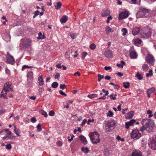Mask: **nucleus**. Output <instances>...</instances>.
I'll return each instance as SVG.
<instances>
[{"mask_svg": "<svg viewBox=\"0 0 156 156\" xmlns=\"http://www.w3.org/2000/svg\"><path fill=\"white\" fill-rule=\"evenodd\" d=\"M13 91L11 83L10 82H7L4 85L3 88L1 93V96L4 98L7 99V92L9 91L12 92Z\"/></svg>", "mask_w": 156, "mask_h": 156, "instance_id": "obj_1", "label": "nucleus"}, {"mask_svg": "<svg viewBox=\"0 0 156 156\" xmlns=\"http://www.w3.org/2000/svg\"><path fill=\"white\" fill-rule=\"evenodd\" d=\"M141 38H149L151 34V29L149 27L143 28L140 33Z\"/></svg>", "mask_w": 156, "mask_h": 156, "instance_id": "obj_2", "label": "nucleus"}, {"mask_svg": "<svg viewBox=\"0 0 156 156\" xmlns=\"http://www.w3.org/2000/svg\"><path fill=\"white\" fill-rule=\"evenodd\" d=\"M149 12V10L145 8H141L136 14V17L137 18L141 17H145L147 16V14H148Z\"/></svg>", "mask_w": 156, "mask_h": 156, "instance_id": "obj_3", "label": "nucleus"}, {"mask_svg": "<svg viewBox=\"0 0 156 156\" xmlns=\"http://www.w3.org/2000/svg\"><path fill=\"white\" fill-rule=\"evenodd\" d=\"M89 136L93 144H97L100 142L99 135L98 132H94L90 133Z\"/></svg>", "mask_w": 156, "mask_h": 156, "instance_id": "obj_4", "label": "nucleus"}, {"mask_svg": "<svg viewBox=\"0 0 156 156\" xmlns=\"http://www.w3.org/2000/svg\"><path fill=\"white\" fill-rule=\"evenodd\" d=\"M131 136L132 138L137 139L141 136V134L137 130H134L131 133Z\"/></svg>", "mask_w": 156, "mask_h": 156, "instance_id": "obj_5", "label": "nucleus"}, {"mask_svg": "<svg viewBox=\"0 0 156 156\" xmlns=\"http://www.w3.org/2000/svg\"><path fill=\"white\" fill-rule=\"evenodd\" d=\"M154 120L151 119H150L148 124H147L146 127V129L148 132H151L154 126Z\"/></svg>", "mask_w": 156, "mask_h": 156, "instance_id": "obj_6", "label": "nucleus"}, {"mask_svg": "<svg viewBox=\"0 0 156 156\" xmlns=\"http://www.w3.org/2000/svg\"><path fill=\"white\" fill-rule=\"evenodd\" d=\"M20 45L23 47L27 48L31 45V42L29 40H23L21 42Z\"/></svg>", "mask_w": 156, "mask_h": 156, "instance_id": "obj_7", "label": "nucleus"}, {"mask_svg": "<svg viewBox=\"0 0 156 156\" xmlns=\"http://www.w3.org/2000/svg\"><path fill=\"white\" fill-rule=\"evenodd\" d=\"M149 147L154 150H156V140H154L150 141L148 143Z\"/></svg>", "mask_w": 156, "mask_h": 156, "instance_id": "obj_8", "label": "nucleus"}, {"mask_svg": "<svg viewBox=\"0 0 156 156\" xmlns=\"http://www.w3.org/2000/svg\"><path fill=\"white\" fill-rule=\"evenodd\" d=\"M129 12L127 11H125L120 13L119 16V20H121L124 18H127L129 16Z\"/></svg>", "mask_w": 156, "mask_h": 156, "instance_id": "obj_9", "label": "nucleus"}, {"mask_svg": "<svg viewBox=\"0 0 156 156\" xmlns=\"http://www.w3.org/2000/svg\"><path fill=\"white\" fill-rule=\"evenodd\" d=\"M7 62L8 63H11L14 62L15 60L13 57L10 55L8 52H7L6 57Z\"/></svg>", "mask_w": 156, "mask_h": 156, "instance_id": "obj_10", "label": "nucleus"}, {"mask_svg": "<svg viewBox=\"0 0 156 156\" xmlns=\"http://www.w3.org/2000/svg\"><path fill=\"white\" fill-rule=\"evenodd\" d=\"M107 126L109 128L113 129L116 126V122L114 120L109 121L107 124Z\"/></svg>", "mask_w": 156, "mask_h": 156, "instance_id": "obj_11", "label": "nucleus"}, {"mask_svg": "<svg viewBox=\"0 0 156 156\" xmlns=\"http://www.w3.org/2000/svg\"><path fill=\"white\" fill-rule=\"evenodd\" d=\"M146 60L151 65H153L154 60V57L152 55H149L147 57Z\"/></svg>", "mask_w": 156, "mask_h": 156, "instance_id": "obj_12", "label": "nucleus"}, {"mask_svg": "<svg viewBox=\"0 0 156 156\" xmlns=\"http://www.w3.org/2000/svg\"><path fill=\"white\" fill-rule=\"evenodd\" d=\"M140 27H133L132 31V34L134 36L136 35L140 32Z\"/></svg>", "mask_w": 156, "mask_h": 156, "instance_id": "obj_13", "label": "nucleus"}, {"mask_svg": "<svg viewBox=\"0 0 156 156\" xmlns=\"http://www.w3.org/2000/svg\"><path fill=\"white\" fill-rule=\"evenodd\" d=\"M135 122V120L132 119L129 122H126L125 127L127 129H128L130 126H132Z\"/></svg>", "mask_w": 156, "mask_h": 156, "instance_id": "obj_14", "label": "nucleus"}, {"mask_svg": "<svg viewBox=\"0 0 156 156\" xmlns=\"http://www.w3.org/2000/svg\"><path fill=\"white\" fill-rule=\"evenodd\" d=\"M110 14V11L107 9H103L101 13V15L103 17L108 16Z\"/></svg>", "mask_w": 156, "mask_h": 156, "instance_id": "obj_15", "label": "nucleus"}, {"mask_svg": "<svg viewBox=\"0 0 156 156\" xmlns=\"http://www.w3.org/2000/svg\"><path fill=\"white\" fill-rule=\"evenodd\" d=\"M104 54L106 57L109 58L112 57L113 56L112 51L109 49L105 51Z\"/></svg>", "mask_w": 156, "mask_h": 156, "instance_id": "obj_16", "label": "nucleus"}, {"mask_svg": "<svg viewBox=\"0 0 156 156\" xmlns=\"http://www.w3.org/2000/svg\"><path fill=\"white\" fill-rule=\"evenodd\" d=\"M141 152L139 150H134L132 153V156H141Z\"/></svg>", "mask_w": 156, "mask_h": 156, "instance_id": "obj_17", "label": "nucleus"}, {"mask_svg": "<svg viewBox=\"0 0 156 156\" xmlns=\"http://www.w3.org/2000/svg\"><path fill=\"white\" fill-rule=\"evenodd\" d=\"M129 56L131 58L133 59L136 58L137 57L136 52L134 51H130Z\"/></svg>", "mask_w": 156, "mask_h": 156, "instance_id": "obj_18", "label": "nucleus"}, {"mask_svg": "<svg viewBox=\"0 0 156 156\" xmlns=\"http://www.w3.org/2000/svg\"><path fill=\"white\" fill-rule=\"evenodd\" d=\"M133 112L132 111L127 113L126 115V118L127 119H131L133 116Z\"/></svg>", "mask_w": 156, "mask_h": 156, "instance_id": "obj_19", "label": "nucleus"}, {"mask_svg": "<svg viewBox=\"0 0 156 156\" xmlns=\"http://www.w3.org/2000/svg\"><path fill=\"white\" fill-rule=\"evenodd\" d=\"M80 139L82 143L85 145L87 143V141L85 137L82 135H81L79 136Z\"/></svg>", "mask_w": 156, "mask_h": 156, "instance_id": "obj_20", "label": "nucleus"}, {"mask_svg": "<svg viewBox=\"0 0 156 156\" xmlns=\"http://www.w3.org/2000/svg\"><path fill=\"white\" fill-rule=\"evenodd\" d=\"M37 82L39 85L40 86H42L44 84V82L42 76H39Z\"/></svg>", "mask_w": 156, "mask_h": 156, "instance_id": "obj_21", "label": "nucleus"}, {"mask_svg": "<svg viewBox=\"0 0 156 156\" xmlns=\"http://www.w3.org/2000/svg\"><path fill=\"white\" fill-rule=\"evenodd\" d=\"M150 120V119H144L141 122V123L143 125L146 126V128L147 124H148Z\"/></svg>", "mask_w": 156, "mask_h": 156, "instance_id": "obj_22", "label": "nucleus"}, {"mask_svg": "<svg viewBox=\"0 0 156 156\" xmlns=\"http://www.w3.org/2000/svg\"><path fill=\"white\" fill-rule=\"evenodd\" d=\"M68 17L67 16L65 15L62 17L60 19V20L62 23H65L67 20Z\"/></svg>", "mask_w": 156, "mask_h": 156, "instance_id": "obj_23", "label": "nucleus"}, {"mask_svg": "<svg viewBox=\"0 0 156 156\" xmlns=\"http://www.w3.org/2000/svg\"><path fill=\"white\" fill-rule=\"evenodd\" d=\"M155 90V88L154 87H152L150 89H148L147 90V93H148L150 94L154 92Z\"/></svg>", "mask_w": 156, "mask_h": 156, "instance_id": "obj_24", "label": "nucleus"}, {"mask_svg": "<svg viewBox=\"0 0 156 156\" xmlns=\"http://www.w3.org/2000/svg\"><path fill=\"white\" fill-rule=\"evenodd\" d=\"M110 153V151L108 149H106L104 150V154L106 156H108Z\"/></svg>", "mask_w": 156, "mask_h": 156, "instance_id": "obj_25", "label": "nucleus"}, {"mask_svg": "<svg viewBox=\"0 0 156 156\" xmlns=\"http://www.w3.org/2000/svg\"><path fill=\"white\" fill-rule=\"evenodd\" d=\"M45 38V36L44 35H42V33H39L38 34V37H37V39H44Z\"/></svg>", "mask_w": 156, "mask_h": 156, "instance_id": "obj_26", "label": "nucleus"}, {"mask_svg": "<svg viewBox=\"0 0 156 156\" xmlns=\"http://www.w3.org/2000/svg\"><path fill=\"white\" fill-rule=\"evenodd\" d=\"M26 85L27 87H31L32 86V83L31 80H29L28 79L27 80V83Z\"/></svg>", "mask_w": 156, "mask_h": 156, "instance_id": "obj_27", "label": "nucleus"}, {"mask_svg": "<svg viewBox=\"0 0 156 156\" xmlns=\"http://www.w3.org/2000/svg\"><path fill=\"white\" fill-rule=\"evenodd\" d=\"M81 151L85 153H87L89 152V151L88 147H83L81 148Z\"/></svg>", "mask_w": 156, "mask_h": 156, "instance_id": "obj_28", "label": "nucleus"}, {"mask_svg": "<svg viewBox=\"0 0 156 156\" xmlns=\"http://www.w3.org/2000/svg\"><path fill=\"white\" fill-rule=\"evenodd\" d=\"M130 86V83L129 82H124L123 83V86L125 88H128Z\"/></svg>", "mask_w": 156, "mask_h": 156, "instance_id": "obj_29", "label": "nucleus"}, {"mask_svg": "<svg viewBox=\"0 0 156 156\" xmlns=\"http://www.w3.org/2000/svg\"><path fill=\"white\" fill-rule=\"evenodd\" d=\"M141 40H133V42L136 45L137 44H140L141 42Z\"/></svg>", "mask_w": 156, "mask_h": 156, "instance_id": "obj_30", "label": "nucleus"}, {"mask_svg": "<svg viewBox=\"0 0 156 156\" xmlns=\"http://www.w3.org/2000/svg\"><path fill=\"white\" fill-rule=\"evenodd\" d=\"M15 129H14V133L16 134L17 136H20V135L19 133V130L18 129H16V126H14Z\"/></svg>", "mask_w": 156, "mask_h": 156, "instance_id": "obj_31", "label": "nucleus"}, {"mask_svg": "<svg viewBox=\"0 0 156 156\" xmlns=\"http://www.w3.org/2000/svg\"><path fill=\"white\" fill-rule=\"evenodd\" d=\"M142 67L143 71H147L149 69L148 66L146 64H144L142 66Z\"/></svg>", "mask_w": 156, "mask_h": 156, "instance_id": "obj_32", "label": "nucleus"}, {"mask_svg": "<svg viewBox=\"0 0 156 156\" xmlns=\"http://www.w3.org/2000/svg\"><path fill=\"white\" fill-rule=\"evenodd\" d=\"M106 31L107 33L109 32H112L113 30L112 28L109 26H107L106 29Z\"/></svg>", "mask_w": 156, "mask_h": 156, "instance_id": "obj_33", "label": "nucleus"}, {"mask_svg": "<svg viewBox=\"0 0 156 156\" xmlns=\"http://www.w3.org/2000/svg\"><path fill=\"white\" fill-rule=\"evenodd\" d=\"M40 112L42 115H44L45 117H47L48 116V115L47 113V112L44 111L43 110H41L40 111Z\"/></svg>", "mask_w": 156, "mask_h": 156, "instance_id": "obj_34", "label": "nucleus"}, {"mask_svg": "<svg viewBox=\"0 0 156 156\" xmlns=\"http://www.w3.org/2000/svg\"><path fill=\"white\" fill-rule=\"evenodd\" d=\"M152 74V69H150L149 70V73L146 74V76L147 77H149L150 76H151Z\"/></svg>", "mask_w": 156, "mask_h": 156, "instance_id": "obj_35", "label": "nucleus"}, {"mask_svg": "<svg viewBox=\"0 0 156 156\" xmlns=\"http://www.w3.org/2000/svg\"><path fill=\"white\" fill-rule=\"evenodd\" d=\"M107 116L112 117L113 116V114L111 110L109 111L107 113Z\"/></svg>", "mask_w": 156, "mask_h": 156, "instance_id": "obj_36", "label": "nucleus"}, {"mask_svg": "<svg viewBox=\"0 0 156 156\" xmlns=\"http://www.w3.org/2000/svg\"><path fill=\"white\" fill-rule=\"evenodd\" d=\"M58 85V83L56 82H54L51 84V86L54 88H57Z\"/></svg>", "mask_w": 156, "mask_h": 156, "instance_id": "obj_37", "label": "nucleus"}, {"mask_svg": "<svg viewBox=\"0 0 156 156\" xmlns=\"http://www.w3.org/2000/svg\"><path fill=\"white\" fill-rule=\"evenodd\" d=\"M97 94H92L88 95L87 97L90 98L92 99L97 97Z\"/></svg>", "mask_w": 156, "mask_h": 156, "instance_id": "obj_38", "label": "nucleus"}, {"mask_svg": "<svg viewBox=\"0 0 156 156\" xmlns=\"http://www.w3.org/2000/svg\"><path fill=\"white\" fill-rule=\"evenodd\" d=\"M136 76L137 78L139 80H141L143 78V77L142 76V75L140 74L139 73H137L136 75Z\"/></svg>", "mask_w": 156, "mask_h": 156, "instance_id": "obj_39", "label": "nucleus"}, {"mask_svg": "<svg viewBox=\"0 0 156 156\" xmlns=\"http://www.w3.org/2000/svg\"><path fill=\"white\" fill-rule=\"evenodd\" d=\"M62 5V4L60 2H58L57 3V5L56 7H55V9L58 10V9H59Z\"/></svg>", "mask_w": 156, "mask_h": 156, "instance_id": "obj_40", "label": "nucleus"}, {"mask_svg": "<svg viewBox=\"0 0 156 156\" xmlns=\"http://www.w3.org/2000/svg\"><path fill=\"white\" fill-rule=\"evenodd\" d=\"M122 31L123 32L122 35L125 36L126 34L127 33V30L126 28H123L122 29Z\"/></svg>", "mask_w": 156, "mask_h": 156, "instance_id": "obj_41", "label": "nucleus"}, {"mask_svg": "<svg viewBox=\"0 0 156 156\" xmlns=\"http://www.w3.org/2000/svg\"><path fill=\"white\" fill-rule=\"evenodd\" d=\"M98 81H100L101 80L103 79L104 78V76L102 75H101L100 74L98 75Z\"/></svg>", "mask_w": 156, "mask_h": 156, "instance_id": "obj_42", "label": "nucleus"}, {"mask_svg": "<svg viewBox=\"0 0 156 156\" xmlns=\"http://www.w3.org/2000/svg\"><path fill=\"white\" fill-rule=\"evenodd\" d=\"M87 53L85 52H83L82 54V59L83 60L84 59L85 56L87 55Z\"/></svg>", "mask_w": 156, "mask_h": 156, "instance_id": "obj_43", "label": "nucleus"}, {"mask_svg": "<svg viewBox=\"0 0 156 156\" xmlns=\"http://www.w3.org/2000/svg\"><path fill=\"white\" fill-rule=\"evenodd\" d=\"M37 131L38 132L42 130V128L41 127V125L40 123L38 124L37 126Z\"/></svg>", "mask_w": 156, "mask_h": 156, "instance_id": "obj_44", "label": "nucleus"}, {"mask_svg": "<svg viewBox=\"0 0 156 156\" xmlns=\"http://www.w3.org/2000/svg\"><path fill=\"white\" fill-rule=\"evenodd\" d=\"M12 147L10 144H8L6 145V148L8 150L11 149Z\"/></svg>", "mask_w": 156, "mask_h": 156, "instance_id": "obj_45", "label": "nucleus"}, {"mask_svg": "<svg viewBox=\"0 0 156 156\" xmlns=\"http://www.w3.org/2000/svg\"><path fill=\"white\" fill-rule=\"evenodd\" d=\"M90 48L92 50H94L96 48V45L94 44H92L90 45Z\"/></svg>", "mask_w": 156, "mask_h": 156, "instance_id": "obj_46", "label": "nucleus"}, {"mask_svg": "<svg viewBox=\"0 0 156 156\" xmlns=\"http://www.w3.org/2000/svg\"><path fill=\"white\" fill-rule=\"evenodd\" d=\"M66 85L65 84H61L60 85V88L62 90H64L66 88Z\"/></svg>", "mask_w": 156, "mask_h": 156, "instance_id": "obj_47", "label": "nucleus"}, {"mask_svg": "<svg viewBox=\"0 0 156 156\" xmlns=\"http://www.w3.org/2000/svg\"><path fill=\"white\" fill-rule=\"evenodd\" d=\"M55 114V112L53 110L50 111L49 112V115L51 116H53Z\"/></svg>", "mask_w": 156, "mask_h": 156, "instance_id": "obj_48", "label": "nucleus"}, {"mask_svg": "<svg viewBox=\"0 0 156 156\" xmlns=\"http://www.w3.org/2000/svg\"><path fill=\"white\" fill-rule=\"evenodd\" d=\"M6 132H7V134L8 135H10L11 134V132L8 129H5L4 130Z\"/></svg>", "mask_w": 156, "mask_h": 156, "instance_id": "obj_49", "label": "nucleus"}, {"mask_svg": "<svg viewBox=\"0 0 156 156\" xmlns=\"http://www.w3.org/2000/svg\"><path fill=\"white\" fill-rule=\"evenodd\" d=\"M70 36H71V38L72 39H74V38H76V35L75 34H70Z\"/></svg>", "mask_w": 156, "mask_h": 156, "instance_id": "obj_50", "label": "nucleus"}, {"mask_svg": "<svg viewBox=\"0 0 156 156\" xmlns=\"http://www.w3.org/2000/svg\"><path fill=\"white\" fill-rule=\"evenodd\" d=\"M74 137V136L73 135H72L71 136V138H70V137L68 136V140L70 142H71L73 140V138Z\"/></svg>", "mask_w": 156, "mask_h": 156, "instance_id": "obj_51", "label": "nucleus"}, {"mask_svg": "<svg viewBox=\"0 0 156 156\" xmlns=\"http://www.w3.org/2000/svg\"><path fill=\"white\" fill-rule=\"evenodd\" d=\"M109 97L111 99V100H115L116 98V97H114V96H113L112 94L110 96H109Z\"/></svg>", "mask_w": 156, "mask_h": 156, "instance_id": "obj_52", "label": "nucleus"}, {"mask_svg": "<svg viewBox=\"0 0 156 156\" xmlns=\"http://www.w3.org/2000/svg\"><path fill=\"white\" fill-rule=\"evenodd\" d=\"M30 68V67L29 66H28L27 65H24L23 66L22 69V70H23L24 69H26V68Z\"/></svg>", "mask_w": 156, "mask_h": 156, "instance_id": "obj_53", "label": "nucleus"}, {"mask_svg": "<svg viewBox=\"0 0 156 156\" xmlns=\"http://www.w3.org/2000/svg\"><path fill=\"white\" fill-rule=\"evenodd\" d=\"M36 119L35 117H32L31 119V122L33 123H35L36 121Z\"/></svg>", "mask_w": 156, "mask_h": 156, "instance_id": "obj_54", "label": "nucleus"}, {"mask_svg": "<svg viewBox=\"0 0 156 156\" xmlns=\"http://www.w3.org/2000/svg\"><path fill=\"white\" fill-rule=\"evenodd\" d=\"M145 129H146V126H143L142 127L140 128V130L141 132L144 131Z\"/></svg>", "mask_w": 156, "mask_h": 156, "instance_id": "obj_55", "label": "nucleus"}, {"mask_svg": "<svg viewBox=\"0 0 156 156\" xmlns=\"http://www.w3.org/2000/svg\"><path fill=\"white\" fill-rule=\"evenodd\" d=\"M59 92L60 94L62 95H64L65 96H67L66 94L63 92L62 90H60Z\"/></svg>", "mask_w": 156, "mask_h": 156, "instance_id": "obj_56", "label": "nucleus"}, {"mask_svg": "<svg viewBox=\"0 0 156 156\" xmlns=\"http://www.w3.org/2000/svg\"><path fill=\"white\" fill-rule=\"evenodd\" d=\"M119 76H123V74L121 72H119L116 73Z\"/></svg>", "mask_w": 156, "mask_h": 156, "instance_id": "obj_57", "label": "nucleus"}, {"mask_svg": "<svg viewBox=\"0 0 156 156\" xmlns=\"http://www.w3.org/2000/svg\"><path fill=\"white\" fill-rule=\"evenodd\" d=\"M57 144L59 146H61L62 145V143L61 141H59L57 142Z\"/></svg>", "mask_w": 156, "mask_h": 156, "instance_id": "obj_58", "label": "nucleus"}, {"mask_svg": "<svg viewBox=\"0 0 156 156\" xmlns=\"http://www.w3.org/2000/svg\"><path fill=\"white\" fill-rule=\"evenodd\" d=\"M105 79L107 80H110L111 79V77L108 75L106 76L105 77Z\"/></svg>", "mask_w": 156, "mask_h": 156, "instance_id": "obj_59", "label": "nucleus"}, {"mask_svg": "<svg viewBox=\"0 0 156 156\" xmlns=\"http://www.w3.org/2000/svg\"><path fill=\"white\" fill-rule=\"evenodd\" d=\"M104 68L105 70H108L110 69H111V66H105Z\"/></svg>", "mask_w": 156, "mask_h": 156, "instance_id": "obj_60", "label": "nucleus"}, {"mask_svg": "<svg viewBox=\"0 0 156 156\" xmlns=\"http://www.w3.org/2000/svg\"><path fill=\"white\" fill-rule=\"evenodd\" d=\"M74 75L75 76H76L77 75H78V76H80V74L79 72H77L74 73Z\"/></svg>", "mask_w": 156, "mask_h": 156, "instance_id": "obj_61", "label": "nucleus"}, {"mask_svg": "<svg viewBox=\"0 0 156 156\" xmlns=\"http://www.w3.org/2000/svg\"><path fill=\"white\" fill-rule=\"evenodd\" d=\"M60 75L58 73H57L55 76V78L58 79Z\"/></svg>", "mask_w": 156, "mask_h": 156, "instance_id": "obj_62", "label": "nucleus"}, {"mask_svg": "<svg viewBox=\"0 0 156 156\" xmlns=\"http://www.w3.org/2000/svg\"><path fill=\"white\" fill-rule=\"evenodd\" d=\"M39 13L40 12L38 10H37L35 12L34 15L37 16L38 15H39Z\"/></svg>", "mask_w": 156, "mask_h": 156, "instance_id": "obj_63", "label": "nucleus"}, {"mask_svg": "<svg viewBox=\"0 0 156 156\" xmlns=\"http://www.w3.org/2000/svg\"><path fill=\"white\" fill-rule=\"evenodd\" d=\"M114 86H115L114 88L117 89H118L120 88L119 86L117 84H115Z\"/></svg>", "mask_w": 156, "mask_h": 156, "instance_id": "obj_64", "label": "nucleus"}]
</instances>
